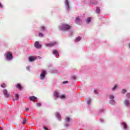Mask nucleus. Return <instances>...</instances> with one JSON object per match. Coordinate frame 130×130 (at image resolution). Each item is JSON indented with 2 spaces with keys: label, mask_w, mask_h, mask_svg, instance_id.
<instances>
[{
  "label": "nucleus",
  "mask_w": 130,
  "mask_h": 130,
  "mask_svg": "<svg viewBox=\"0 0 130 130\" xmlns=\"http://www.w3.org/2000/svg\"><path fill=\"white\" fill-rule=\"evenodd\" d=\"M59 28L61 30L67 31V30L71 29V25H69L66 23H63L60 26H59Z\"/></svg>",
  "instance_id": "f257e3e1"
},
{
  "label": "nucleus",
  "mask_w": 130,
  "mask_h": 130,
  "mask_svg": "<svg viewBox=\"0 0 130 130\" xmlns=\"http://www.w3.org/2000/svg\"><path fill=\"white\" fill-rule=\"evenodd\" d=\"M7 60H12L13 59V54L11 52H8L5 54Z\"/></svg>",
  "instance_id": "f03ea898"
},
{
  "label": "nucleus",
  "mask_w": 130,
  "mask_h": 130,
  "mask_svg": "<svg viewBox=\"0 0 130 130\" xmlns=\"http://www.w3.org/2000/svg\"><path fill=\"white\" fill-rule=\"evenodd\" d=\"M55 45H57V42L56 41H53L49 43L46 44L47 47H52L53 46H55Z\"/></svg>",
  "instance_id": "7ed1b4c3"
},
{
  "label": "nucleus",
  "mask_w": 130,
  "mask_h": 130,
  "mask_svg": "<svg viewBox=\"0 0 130 130\" xmlns=\"http://www.w3.org/2000/svg\"><path fill=\"white\" fill-rule=\"evenodd\" d=\"M110 99L111 100L110 101V104H112V105H114V104H115V101L113 100V99H114V96H113L112 95H110Z\"/></svg>",
  "instance_id": "20e7f679"
},
{
  "label": "nucleus",
  "mask_w": 130,
  "mask_h": 130,
  "mask_svg": "<svg viewBox=\"0 0 130 130\" xmlns=\"http://www.w3.org/2000/svg\"><path fill=\"white\" fill-rule=\"evenodd\" d=\"M45 75H46V71L45 70H42V73L40 75V79L41 80H43L44 78L45 77Z\"/></svg>",
  "instance_id": "39448f33"
},
{
  "label": "nucleus",
  "mask_w": 130,
  "mask_h": 130,
  "mask_svg": "<svg viewBox=\"0 0 130 130\" xmlns=\"http://www.w3.org/2000/svg\"><path fill=\"white\" fill-rule=\"evenodd\" d=\"M3 93L6 98H9L10 93L8 92V90H7V89H4L3 90Z\"/></svg>",
  "instance_id": "423d86ee"
},
{
  "label": "nucleus",
  "mask_w": 130,
  "mask_h": 130,
  "mask_svg": "<svg viewBox=\"0 0 130 130\" xmlns=\"http://www.w3.org/2000/svg\"><path fill=\"white\" fill-rule=\"evenodd\" d=\"M29 99L30 101H32V102H34L35 101H36L37 100V98L35 96H31L29 97Z\"/></svg>",
  "instance_id": "0eeeda50"
},
{
  "label": "nucleus",
  "mask_w": 130,
  "mask_h": 130,
  "mask_svg": "<svg viewBox=\"0 0 130 130\" xmlns=\"http://www.w3.org/2000/svg\"><path fill=\"white\" fill-rule=\"evenodd\" d=\"M75 22L77 24H82V20H81V19H80L79 17H77L76 18V19L75 20Z\"/></svg>",
  "instance_id": "6e6552de"
},
{
  "label": "nucleus",
  "mask_w": 130,
  "mask_h": 130,
  "mask_svg": "<svg viewBox=\"0 0 130 130\" xmlns=\"http://www.w3.org/2000/svg\"><path fill=\"white\" fill-rule=\"evenodd\" d=\"M65 5L66 8H67V10L69 11L70 10V4L69 3L68 0H65Z\"/></svg>",
  "instance_id": "1a4fd4ad"
},
{
  "label": "nucleus",
  "mask_w": 130,
  "mask_h": 130,
  "mask_svg": "<svg viewBox=\"0 0 130 130\" xmlns=\"http://www.w3.org/2000/svg\"><path fill=\"white\" fill-rule=\"evenodd\" d=\"M53 54H55L56 55V57L58 58L59 57V55L58 54V52L56 50H53Z\"/></svg>",
  "instance_id": "9d476101"
},
{
  "label": "nucleus",
  "mask_w": 130,
  "mask_h": 130,
  "mask_svg": "<svg viewBox=\"0 0 130 130\" xmlns=\"http://www.w3.org/2000/svg\"><path fill=\"white\" fill-rule=\"evenodd\" d=\"M35 46L36 48H41V45L39 44V42H36L35 43Z\"/></svg>",
  "instance_id": "9b49d317"
},
{
  "label": "nucleus",
  "mask_w": 130,
  "mask_h": 130,
  "mask_svg": "<svg viewBox=\"0 0 130 130\" xmlns=\"http://www.w3.org/2000/svg\"><path fill=\"white\" fill-rule=\"evenodd\" d=\"M124 104L126 105V106H127L128 107V106H129L130 105V102L128 100H125L124 101Z\"/></svg>",
  "instance_id": "f8f14e48"
},
{
  "label": "nucleus",
  "mask_w": 130,
  "mask_h": 130,
  "mask_svg": "<svg viewBox=\"0 0 130 130\" xmlns=\"http://www.w3.org/2000/svg\"><path fill=\"white\" fill-rule=\"evenodd\" d=\"M55 115L59 120H61L60 114H59L57 112L56 113Z\"/></svg>",
  "instance_id": "ddd939ff"
},
{
  "label": "nucleus",
  "mask_w": 130,
  "mask_h": 130,
  "mask_svg": "<svg viewBox=\"0 0 130 130\" xmlns=\"http://www.w3.org/2000/svg\"><path fill=\"white\" fill-rule=\"evenodd\" d=\"M35 57H33V56H30L29 57V61H34V60H35Z\"/></svg>",
  "instance_id": "4468645a"
},
{
  "label": "nucleus",
  "mask_w": 130,
  "mask_h": 130,
  "mask_svg": "<svg viewBox=\"0 0 130 130\" xmlns=\"http://www.w3.org/2000/svg\"><path fill=\"white\" fill-rule=\"evenodd\" d=\"M16 88H17L18 89H19V90H22V86H21V84H18L16 85Z\"/></svg>",
  "instance_id": "2eb2a0df"
},
{
  "label": "nucleus",
  "mask_w": 130,
  "mask_h": 130,
  "mask_svg": "<svg viewBox=\"0 0 130 130\" xmlns=\"http://www.w3.org/2000/svg\"><path fill=\"white\" fill-rule=\"evenodd\" d=\"M54 96L55 97H56V98H58V97H59V95H58V92H57V91H55V92H54Z\"/></svg>",
  "instance_id": "dca6fc26"
},
{
  "label": "nucleus",
  "mask_w": 130,
  "mask_h": 130,
  "mask_svg": "<svg viewBox=\"0 0 130 130\" xmlns=\"http://www.w3.org/2000/svg\"><path fill=\"white\" fill-rule=\"evenodd\" d=\"M122 125L125 129H126L127 128V126L126 125V123H125V122H123Z\"/></svg>",
  "instance_id": "f3484780"
},
{
  "label": "nucleus",
  "mask_w": 130,
  "mask_h": 130,
  "mask_svg": "<svg viewBox=\"0 0 130 130\" xmlns=\"http://www.w3.org/2000/svg\"><path fill=\"white\" fill-rule=\"evenodd\" d=\"M81 37H78V38H77L75 40V42H79V41H80V40H81Z\"/></svg>",
  "instance_id": "a211bd4d"
},
{
  "label": "nucleus",
  "mask_w": 130,
  "mask_h": 130,
  "mask_svg": "<svg viewBox=\"0 0 130 130\" xmlns=\"http://www.w3.org/2000/svg\"><path fill=\"white\" fill-rule=\"evenodd\" d=\"M65 120H66V122H70V121L71 120V118H70V117H67L66 118Z\"/></svg>",
  "instance_id": "6ab92c4d"
},
{
  "label": "nucleus",
  "mask_w": 130,
  "mask_h": 130,
  "mask_svg": "<svg viewBox=\"0 0 130 130\" xmlns=\"http://www.w3.org/2000/svg\"><path fill=\"white\" fill-rule=\"evenodd\" d=\"M100 8H96V13H98V14H100Z\"/></svg>",
  "instance_id": "aec40b11"
},
{
  "label": "nucleus",
  "mask_w": 130,
  "mask_h": 130,
  "mask_svg": "<svg viewBox=\"0 0 130 130\" xmlns=\"http://www.w3.org/2000/svg\"><path fill=\"white\" fill-rule=\"evenodd\" d=\"M87 23H90L91 22V17H89L87 18L86 20Z\"/></svg>",
  "instance_id": "412c9836"
},
{
  "label": "nucleus",
  "mask_w": 130,
  "mask_h": 130,
  "mask_svg": "<svg viewBox=\"0 0 130 130\" xmlns=\"http://www.w3.org/2000/svg\"><path fill=\"white\" fill-rule=\"evenodd\" d=\"M1 87L2 88H6L7 87V85L5 83H3L1 85Z\"/></svg>",
  "instance_id": "4be33fe9"
},
{
  "label": "nucleus",
  "mask_w": 130,
  "mask_h": 130,
  "mask_svg": "<svg viewBox=\"0 0 130 130\" xmlns=\"http://www.w3.org/2000/svg\"><path fill=\"white\" fill-rule=\"evenodd\" d=\"M27 123V120L26 119H24L23 121L22 122V124H25V123Z\"/></svg>",
  "instance_id": "5701e85b"
},
{
  "label": "nucleus",
  "mask_w": 130,
  "mask_h": 130,
  "mask_svg": "<svg viewBox=\"0 0 130 130\" xmlns=\"http://www.w3.org/2000/svg\"><path fill=\"white\" fill-rule=\"evenodd\" d=\"M15 98H16V100H18V99H19V94H16L15 95Z\"/></svg>",
  "instance_id": "b1692460"
},
{
  "label": "nucleus",
  "mask_w": 130,
  "mask_h": 130,
  "mask_svg": "<svg viewBox=\"0 0 130 130\" xmlns=\"http://www.w3.org/2000/svg\"><path fill=\"white\" fill-rule=\"evenodd\" d=\"M41 31H45V27L44 26L41 27Z\"/></svg>",
  "instance_id": "393cba45"
},
{
  "label": "nucleus",
  "mask_w": 130,
  "mask_h": 130,
  "mask_svg": "<svg viewBox=\"0 0 130 130\" xmlns=\"http://www.w3.org/2000/svg\"><path fill=\"white\" fill-rule=\"evenodd\" d=\"M37 106H38V107H40V106H41V103H38L37 104Z\"/></svg>",
  "instance_id": "a878e982"
},
{
  "label": "nucleus",
  "mask_w": 130,
  "mask_h": 130,
  "mask_svg": "<svg viewBox=\"0 0 130 130\" xmlns=\"http://www.w3.org/2000/svg\"><path fill=\"white\" fill-rule=\"evenodd\" d=\"M66 98V96H64V95H61L60 96V98L61 99H64Z\"/></svg>",
  "instance_id": "bb28decb"
},
{
  "label": "nucleus",
  "mask_w": 130,
  "mask_h": 130,
  "mask_svg": "<svg viewBox=\"0 0 130 130\" xmlns=\"http://www.w3.org/2000/svg\"><path fill=\"white\" fill-rule=\"evenodd\" d=\"M39 37H43V34L40 33L39 34Z\"/></svg>",
  "instance_id": "cd10ccee"
},
{
  "label": "nucleus",
  "mask_w": 130,
  "mask_h": 130,
  "mask_svg": "<svg viewBox=\"0 0 130 130\" xmlns=\"http://www.w3.org/2000/svg\"><path fill=\"white\" fill-rule=\"evenodd\" d=\"M126 97L127 98H130V93H128L127 94H126Z\"/></svg>",
  "instance_id": "c85d7f7f"
},
{
  "label": "nucleus",
  "mask_w": 130,
  "mask_h": 130,
  "mask_svg": "<svg viewBox=\"0 0 130 130\" xmlns=\"http://www.w3.org/2000/svg\"><path fill=\"white\" fill-rule=\"evenodd\" d=\"M90 103H91V99H89L87 101V104H90Z\"/></svg>",
  "instance_id": "c756f323"
},
{
  "label": "nucleus",
  "mask_w": 130,
  "mask_h": 130,
  "mask_svg": "<svg viewBox=\"0 0 130 130\" xmlns=\"http://www.w3.org/2000/svg\"><path fill=\"white\" fill-rule=\"evenodd\" d=\"M117 87V85H115V86L112 88V90L114 91L115 89H116V87Z\"/></svg>",
  "instance_id": "7c9ffc66"
},
{
  "label": "nucleus",
  "mask_w": 130,
  "mask_h": 130,
  "mask_svg": "<svg viewBox=\"0 0 130 130\" xmlns=\"http://www.w3.org/2000/svg\"><path fill=\"white\" fill-rule=\"evenodd\" d=\"M125 92H126V90L125 89H122V93L124 94V93H125Z\"/></svg>",
  "instance_id": "2f4dec72"
},
{
  "label": "nucleus",
  "mask_w": 130,
  "mask_h": 130,
  "mask_svg": "<svg viewBox=\"0 0 130 130\" xmlns=\"http://www.w3.org/2000/svg\"><path fill=\"white\" fill-rule=\"evenodd\" d=\"M94 93L95 94H98V92L97 91V90H94Z\"/></svg>",
  "instance_id": "473e14b6"
},
{
  "label": "nucleus",
  "mask_w": 130,
  "mask_h": 130,
  "mask_svg": "<svg viewBox=\"0 0 130 130\" xmlns=\"http://www.w3.org/2000/svg\"><path fill=\"white\" fill-rule=\"evenodd\" d=\"M92 4H93V5H97L98 3L97 2L95 1V2H92Z\"/></svg>",
  "instance_id": "72a5a7b5"
},
{
  "label": "nucleus",
  "mask_w": 130,
  "mask_h": 130,
  "mask_svg": "<svg viewBox=\"0 0 130 130\" xmlns=\"http://www.w3.org/2000/svg\"><path fill=\"white\" fill-rule=\"evenodd\" d=\"M72 79L73 80H75L76 79V76H72Z\"/></svg>",
  "instance_id": "f704fd0d"
},
{
  "label": "nucleus",
  "mask_w": 130,
  "mask_h": 130,
  "mask_svg": "<svg viewBox=\"0 0 130 130\" xmlns=\"http://www.w3.org/2000/svg\"><path fill=\"white\" fill-rule=\"evenodd\" d=\"M100 121H101V122H103V121H104L103 119H102V118H101L100 119Z\"/></svg>",
  "instance_id": "c9c22d12"
},
{
  "label": "nucleus",
  "mask_w": 130,
  "mask_h": 130,
  "mask_svg": "<svg viewBox=\"0 0 130 130\" xmlns=\"http://www.w3.org/2000/svg\"><path fill=\"white\" fill-rule=\"evenodd\" d=\"M25 110H26V111H27H27H29V108H26Z\"/></svg>",
  "instance_id": "e433bc0d"
},
{
  "label": "nucleus",
  "mask_w": 130,
  "mask_h": 130,
  "mask_svg": "<svg viewBox=\"0 0 130 130\" xmlns=\"http://www.w3.org/2000/svg\"><path fill=\"white\" fill-rule=\"evenodd\" d=\"M44 129L45 130H48V128L47 127H44Z\"/></svg>",
  "instance_id": "4c0bfd02"
},
{
  "label": "nucleus",
  "mask_w": 130,
  "mask_h": 130,
  "mask_svg": "<svg viewBox=\"0 0 130 130\" xmlns=\"http://www.w3.org/2000/svg\"><path fill=\"white\" fill-rule=\"evenodd\" d=\"M69 123H66L65 124V126H69Z\"/></svg>",
  "instance_id": "58836bf2"
},
{
  "label": "nucleus",
  "mask_w": 130,
  "mask_h": 130,
  "mask_svg": "<svg viewBox=\"0 0 130 130\" xmlns=\"http://www.w3.org/2000/svg\"><path fill=\"white\" fill-rule=\"evenodd\" d=\"M0 8H3V5H2V3H0Z\"/></svg>",
  "instance_id": "ea45409f"
},
{
  "label": "nucleus",
  "mask_w": 130,
  "mask_h": 130,
  "mask_svg": "<svg viewBox=\"0 0 130 130\" xmlns=\"http://www.w3.org/2000/svg\"><path fill=\"white\" fill-rule=\"evenodd\" d=\"M68 83V81H64L63 82V84H67Z\"/></svg>",
  "instance_id": "a19ab883"
},
{
  "label": "nucleus",
  "mask_w": 130,
  "mask_h": 130,
  "mask_svg": "<svg viewBox=\"0 0 130 130\" xmlns=\"http://www.w3.org/2000/svg\"><path fill=\"white\" fill-rule=\"evenodd\" d=\"M104 110V109L100 110V112H102V111H103Z\"/></svg>",
  "instance_id": "79ce46f5"
},
{
  "label": "nucleus",
  "mask_w": 130,
  "mask_h": 130,
  "mask_svg": "<svg viewBox=\"0 0 130 130\" xmlns=\"http://www.w3.org/2000/svg\"><path fill=\"white\" fill-rule=\"evenodd\" d=\"M0 130H3V128L0 127Z\"/></svg>",
  "instance_id": "37998d69"
},
{
  "label": "nucleus",
  "mask_w": 130,
  "mask_h": 130,
  "mask_svg": "<svg viewBox=\"0 0 130 130\" xmlns=\"http://www.w3.org/2000/svg\"><path fill=\"white\" fill-rule=\"evenodd\" d=\"M29 67H27V70H29Z\"/></svg>",
  "instance_id": "c03bdc74"
},
{
  "label": "nucleus",
  "mask_w": 130,
  "mask_h": 130,
  "mask_svg": "<svg viewBox=\"0 0 130 130\" xmlns=\"http://www.w3.org/2000/svg\"><path fill=\"white\" fill-rule=\"evenodd\" d=\"M128 45H129V47L130 48V43L128 44Z\"/></svg>",
  "instance_id": "a18cd8bd"
},
{
  "label": "nucleus",
  "mask_w": 130,
  "mask_h": 130,
  "mask_svg": "<svg viewBox=\"0 0 130 130\" xmlns=\"http://www.w3.org/2000/svg\"><path fill=\"white\" fill-rule=\"evenodd\" d=\"M22 118V119H24V118Z\"/></svg>",
  "instance_id": "49530a36"
}]
</instances>
